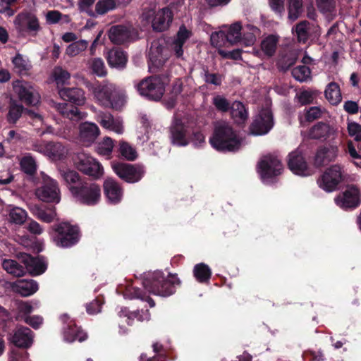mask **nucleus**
I'll return each mask as SVG.
<instances>
[{"instance_id":"nucleus-42","label":"nucleus","mask_w":361,"mask_h":361,"mask_svg":"<svg viewBox=\"0 0 361 361\" xmlns=\"http://www.w3.org/2000/svg\"><path fill=\"white\" fill-rule=\"evenodd\" d=\"M2 267L8 274L16 277H21L25 274L24 266L13 259H4L2 262Z\"/></svg>"},{"instance_id":"nucleus-15","label":"nucleus","mask_w":361,"mask_h":361,"mask_svg":"<svg viewBox=\"0 0 361 361\" xmlns=\"http://www.w3.org/2000/svg\"><path fill=\"white\" fill-rule=\"evenodd\" d=\"M63 324V338L68 342L78 341L82 342L86 340L87 336L76 324L74 320L71 319L67 314H63L60 317Z\"/></svg>"},{"instance_id":"nucleus-45","label":"nucleus","mask_w":361,"mask_h":361,"mask_svg":"<svg viewBox=\"0 0 361 361\" xmlns=\"http://www.w3.org/2000/svg\"><path fill=\"white\" fill-rule=\"evenodd\" d=\"M242 25L240 22L232 24L226 31V42L231 44H235L240 40Z\"/></svg>"},{"instance_id":"nucleus-37","label":"nucleus","mask_w":361,"mask_h":361,"mask_svg":"<svg viewBox=\"0 0 361 361\" xmlns=\"http://www.w3.org/2000/svg\"><path fill=\"white\" fill-rule=\"evenodd\" d=\"M20 168L26 175L33 177L36 175L37 171V165L35 158L31 154H26L20 160Z\"/></svg>"},{"instance_id":"nucleus-53","label":"nucleus","mask_w":361,"mask_h":361,"mask_svg":"<svg viewBox=\"0 0 361 361\" xmlns=\"http://www.w3.org/2000/svg\"><path fill=\"white\" fill-rule=\"evenodd\" d=\"M295 98L300 106H305L313 103L315 94L309 90H302L296 94Z\"/></svg>"},{"instance_id":"nucleus-49","label":"nucleus","mask_w":361,"mask_h":361,"mask_svg":"<svg viewBox=\"0 0 361 361\" xmlns=\"http://www.w3.org/2000/svg\"><path fill=\"white\" fill-rule=\"evenodd\" d=\"M212 104L216 109L221 113L230 111L231 104L225 97L216 95L212 99Z\"/></svg>"},{"instance_id":"nucleus-50","label":"nucleus","mask_w":361,"mask_h":361,"mask_svg":"<svg viewBox=\"0 0 361 361\" xmlns=\"http://www.w3.org/2000/svg\"><path fill=\"white\" fill-rule=\"evenodd\" d=\"M87 42L83 39L75 41L68 46L66 50V54L74 56L84 51L87 47Z\"/></svg>"},{"instance_id":"nucleus-7","label":"nucleus","mask_w":361,"mask_h":361,"mask_svg":"<svg viewBox=\"0 0 361 361\" xmlns=\"http://www.w3.org/2000/svg\"><path fill=\"white\" fill-rule=\"evenodd\" d=\"M114 172L122 180L128 183H135L142 180L146 171L140 164H132L114 161L111 164Z\"/></svg>"},{"instance_id":"nucleus-33","label":"nucleus","mask_w":361,"mask_h":361,"mask_svg":"<svg viewBox=\"0 0 361 361\" xmlns=\"http://www.w3.org/2000/svg\"><path fill=\"white\" fill-rule=\"evenodd\" d=\"M6 121L9 124H16L25 112V107L17 100L10 99L7 106Z\"/></svg>"},{"instance_id":"nucleus-47","label":"nucleus","mask_w":361,"mask_h":361,"mask_svg":"<svg viewBox=\"0 0 361 361\" xmlns=\"http://www.w3.org/2000/svg\"><path fill=\"white\" fill-rule=\"evenodd\" d=\"M116 8L115 0H99L95 4V11H94L97 16L98 15H105L109 11Z\"/></svg>"},{"instance_id":"nucleus-44","label":"nucleus","mask_w":361,"mask_h":361,"mask_svg":"<svg viewBox=\"0 0 361 361\" xmlns=\"http://www.w3.org/2000/svg\"><path fill=\"white\" fill-rule=\"evenodd\" d=\"M119 156L128 161H134L137 157L136 150L128 142L121 141L118 147Z\"/></svg>"},{"instance_id":"nucleus-24","label":"nucleus","mask_w":361,"mask_h":361,"mask_svg":"<svg viewBox=\"0 0 361 361\" xmlns=\"http://www.w3.org/2000/svg\"><path fill=\"white\" fill-rule=\"evenodd\" d=\"M288 166L295 174L299 176H306L307 174V161L302 151L298 148L289 153Z\"/></svg>"},{"instance_id":"nucleus-60","label":"nucleus","mask_w":361,"mask_h":361,"mask_svg":"<svg viewBox=\"0 0 361 361\" xmlns=\"http://www.w3.org/2000/svg\"><path fill=\"white\" fill-rule=\"evenodd\" d=\"M211 44L214 47H221L226 42V31L221 30L212 33L211 35Z\"/></svg>"},{"instance_id":"nucleus-38","label":"nucleus","mask_w":361,"mask_h":361,"mask_svg":"<svg viewBox=\"0 0 361 361\" xmlns=\"http://www.w3.org/2000/svg\"><path fill=\"white\" fill-rule=\"evenodd\" d=\"M193 276L199 283H208L212 276V270L207 264L199 263L193 268Z\"/></svg>"},{"instance_id":"nucleus-27","label":"nucleus","mask_w":361,"mask_h":361,"mask_svg":"<svg viewBox=\"0 0 361 361\" xmlns=\"http://www.w3.org/2000/svg\"><path fill=\"white\" fill-rule=\"evenodd\" d=\"M33 332L30 329L26 326H20L18 328L13 336V343L22 348H27L32 343Z\"/></svg>"},{"instance_id":"nucleus-6","label":"nucleus","mask_w":361,"mask_h":361,"mask_svg":"<svg viewBox=\"0 0 361 361\" xmlns=\"http://www.w3.org/2000/svg\"><path fill=\"white\" fill-rule=\"evenodd\" d=\"M53 240L58 247L68 248L78 243L81 233L78 226L61 222L53 226Z\"/></svg>"},{"instance_id":"nucleus-58","label":"nucleus","mask_w":361,"mask_h":361,"mask_svg":"<svg viewBox=\"0 0 361 361\" xmlns=\"http://www.w3.org/2000/svg\"><path fill=\"white\" fill-rule=\"evenodd\" d=\"M349 135L354 137L357 142H361V125L356 122H351L348 124Z\"/></svg>"},{"instance_id":"nucleus-16","label":"nucleus","mask_w":361,"mask_h":361,"mask_svg":"<svg viewBox=\"0 0 361 361\" xmlns=\"http://www.w3.org/2000/svg\"><path fill=\"white\" fill-rule=\"evenodd\" d=\"M15 23L19 32H27L34 37L36 36L41 30L37 17L30 13L18 14Z\"/></svg>"},{"instance_id":"nucleus-43","label":"nucleus","mask_w":361,"mask_h":361,"mask_svg":"<svg viewBox=\"0 0 361 361\" xmlns=\"http://www.w3.org/2000/svg\"><path fill=\"white\" fill-rule=\"evenodd\" d=\"M310 23L302 20L293 27V32L296 35L298 42L305 44L309 39Z\"/></svg>"},{"instance_id":"nucleus-63","label":"nucleus","mask_w":361,"mask_h":361,"mask_svg":"<svg viewBox=\"0 0 361 361\" xmlns=\"http://www.w3.org/2000/svg\"><path fill=\"white\" fill-rule=\"evenodd\" d=\"M102 302L99 298L94 299L91 302L87 304L86 311L90 314H94L101 311Z\"/></svg>"},{"instance_id":"nucleus-64","label":"nucleus","mask_w":361,"mask_h":361,"mask_svg":"<svg viewBox=\"0 0 361 361\" xmlns=\"http://www.w3.org/2000/svg\"><path fill=\"white\" fill-rule=\"evenodd\" d=\"M62 17V13L56 10L49 11L46 14V20L49 24L58 23Z\"/></svg>"},{"instance_id":"nucleus-23","label":"nucleus","mask_w":361,"mask_h":361,"mask_svg":"<svg viewBox=\"0 0 361 361\" xmlns=\"http://www.w3.org/2000/svg\"><path fill=\"white\" fill-rule=\"evenodd\" d=\"M173 19V13L171 8L164 7L154 13L152 21V26L157 32H164L168 30Z\"/></svg>"},{"instance_id":"nucleus-31","label":"nucleus","mask_w":361,"mask_h":361,"mask_svg":"<svg viewBox=\"0 0 361 361\" xmlns=\"http://www.w3.org/2000/svg\"><path fill=\"white\" fill-rule=\"evenodd\" d=\"M13 290L23 297H28L35 293L39 288L38 283L33 279H20L13 285Z\"/></svg>"},{"instance_id":"nucleus-17","label":"nucleus","mask_w":361,"mask_h":361,"mask_svg":"<svg viewBox=\"0 0 361 361\" xmlns=\"http://www.w3.org/2000/svg\"><path fill=\"white\" fill-rule=\"evenodd\" d=\"M188 135V126L181 118H175L170 127L171 143L177 146H186L189 144Z\"/></svg>"},{"instance_id":"nucleus-32","label":"nucleus","mask_w":361,"mask_h":361,"mask_svg":"<svg viewBox=\"0 0 361 361\" xmlns=\"http://www.w3.org/2000/svg\"><path fill=\"white\" fill-rule=\"evenodd\" d=\"M106 59L109 66L123 69L128 61V56L121 48H113L109 51Z\"/></svg>"},{"instance_id":"nucleus-14","label":"nucleus","mask_w":361,"mask_h":361,"mask_svg":"<svg viewBox=\"0 0 361 361\" xmlns=\"http://www.w3.org/2000/svg\"><path fill=\"white\" fill-rule=\"evenodd\" d=\"M343 180L342 169L339 165H333L318 179L319 186L326 192L334 191Z\"/></svg>"},{"instance_id":"nucleus-4","label":"nucleus","mask_w":361,"mask_h":361,"mask_svg":"<svg viewBox=\"0 0 361 361\" xmlns=\"http://www.w3.org/2000/svg\"><path fill=\"white\" fill-rule=\"evenodd\" d=\"M92 90L99 104L104 107L121 110L124 105V94L111 83L94 84Z\"/></svg>"},{"instance_id":"nucleus-52","label":"nucleus","mask_w":361,"mask_h":361,"mask_svg":"<svg viewBox=\"0 0 361 361\" xmlns=\"http://www.w3.org/2000/svg\"><path fill=\"white\" fill-rule=\"evenodd\" d=\"M114 146L113 140L109 137H106L102 142L99 143L97 147V152L101 155L109 157L112 152Z\"/></svg>"},{"instance_id":"nucleus-21","label":"nucleus","mask_w":361,"mask_h":361,"mask_svg":"<svg viewBox=\"0 0 361 361\" xmlns=\"http://www.w3.org/2000/svg\"><path fill=\"white\" fill-rule=\"evenodd\" d=\"M35 150L54 159H62L66 153L65 147L59 142H45L34 145Z\"/></svg>"},{"instance_id":"nucleus-30","label":"nucleus","mask_w":361,"mask_h":361,"mask_svg":"<svg viewBox=\"0 0 361 361\" xmlns=\"http://www.w3.org/2000/svg\"><path fill=\"white\" fill-rule=\"evenodd\" d=\"M109 37L114 44H123L130 39L131 32L125 25H116L109 29Z\"/></svg>"},{"instance_id":"nucleus-25","label":"nucleus","mask_w":361,"mask_h":361,"mask_svg":"<svg viewBox=\"0 0 361 361\" xmlns=\"http://www.w3.org/2000/svg\"><path fill=\"white\" fill-rule=\"evenodd\" d=\"M167 48L164 40H154L149 51L150 61L156 65L161 66L167 59Z\"/></svg>"},{"instance_id":"nucleus-56","label":"nucleus","mask_w":361,"mask_h":361,"mask_svg":"<svg viewBox=\"0 0 361 361\" xmlns=\"http://www.w3.org/2000/svg\"><path fill=\"white\" fill-rule=\"evenodd\" d=\"M305 117L307 122H312L322 116V111L319 106H311L305 110Z\"/></svg>"},{"instance_id":"nucleus-61","label":"nucleus","mask_w":361,"mask_h":361,"mask_svg":"<svg viewBox=\"0 0 361 361\" xmlns=\"http://www.w3.org/2000/svg\"><path fill=\"white\" fill-rule=\"evenodd\" d=\"M204 80L207 83L219 86L222 82V78L218 73H210L208 70L204 71Z\"/></svg>"},{"instance_id":"nucleus-13","label":"nucleus","mask_w":361,"mask_h":361,"mask_svg":"<svg viewBox=\"0 0 361 361\" xmlns=\"http://www.w3.org/2000/svg\"><path fill=\"white\" fill-rule=\"evenodd\" d=\"M274 126L273 114L268 109H262L255 116L250 126V133L254 135H262L268 133Z\"/></svg>"},{"instance_id":"nucleus-2","label":"nucleus","mask_w":361,"mask_h":361,"mask_svg":"<svg viewBox=\"0 0 361 361\" xmlns=\"http://www.w3.org/2000/svg\"><path fill=\"white\" fill-rule=\"evenodd\" d=\"M72 197L80 204L93 207L101 200V187L98 183L82 178L74 170H68L61 173Z\"/></svg>"},{"instance_id":"nucleus-51","label":"nucleus","mask_w":361,"mask_h":361,"mask_svg":"<svg viewBox=\"0 0 361 361\" xmlns=\"http://www.w3.org/2000/svg\"><path fill=\"white\" fill-rule=\"evenodd\" d=\"M8 216L12 223L21 225L27 218V212L20 207H15L11 209Z\"/></svg>"},{"instance_id":"nucleus-22","label":"nucleus","mask_w":361,"mask_h":361,"mask_svg":"<svg viewBox=\"0 0 361 361\" xmlns=\"http://www.w3.org/2000/svg\"><path fill=\"white\" fill-rule=\"evenodd\" d=\"M104 193L109 203L119 204L123 197V188L121 184L113 178H107L103 184Z\"/></svg>"},{"instance_id":"nucleus-48","label":"nucleus","mask_w":361,"mask_h":361,"mask_svg":"<svg viewBox=\"0 0 361 361\" xmlns=\"http://www.w3.org/2000/svg\"><path fill=\"white\" fill-rule=\"evenodd\" d=\"M291 74L296 80L303 82L311 78V70L308 66L300 65L294 68Z\"/></svg>"},{"instance_id":"nucleus-35","label":"nucleus","mask_w":361,"mask_h":361,"mask_svg":"<svg viewBox=\"0 0 361 361\" xmlns=\"http://www.w3.org/2000/svg\"><path fill=\"white\" fill-rule=\"evenodd\" d=\"M56 109L63 117L73 121H79L83 118L82 113L78 108L70 103H57Z\"/></svg>"},{"instance_id":"nucleus-19","label":"nucleus","mask_w":361,"mask_h":361,"mask_svg":"<svg viewBox=\"0 0 361 361\" xmlns=\"http://www.w3.org/2000/svg\"><path fill=\"white\" fill-rule=\"evenodd\" d=\"M19 100L27 106H35L39 102V96L28 82H17L13 86Z\"/></svg>"},{"instance_id":"nucleus-11","label":"nucleus","mask_w":361,"mask_h":361,"mask_svg":"<svg viewBox=\"0 0 361 361\" xmlns=\"http://www.w3.org/2000/svg\"><path fill=\"white\" fill-rule=\"evenodd\" d=\"M259 173L263 180H269L279 175L283 170L281 161L275 156L264 157L258 163Z\"/></svg>"},{"instance_id":"nucleus-40","label":"nucleus","mask_w":361,"mask_h":361,"mask_svg":"<svg viewBox=\"0 0 361 361\" xmlns=\"http://www.w3.org/2000/svg\"><path fill=\"white\" fill-rule=\"evenodd\" d=\"M279 43V37L274 35H269L266 37L261 42V49L268 57L273 56L276 51Z\"/></svg>"},{"instance_id":"nucleus-34","label":"nucleus","mask_w":361,"mask_h":361,"mask_svg":"<svg viewBox=\"0 0 361 361\" xmlns=\"http://www.w3.org/2000/svg\"><path fill=\"white\" fill-rule=\"evenodd\" d=\"M230 113L232 118L238 125L245 123L249 116L248 109L245 105L237 100L232 102Z\"/></svg>"},{"instance_id":"nucleus-3","label":"nucleus","mask_w":361,"mask_h":361,"mask_svg":"<svg viewBox=\"0 0 361 361\" xmlns=\"http://www.w3.org/2000/svg\"><path fill=\"white\" fill-rule=\"evenodd\" d=\"M212 147L220 152H235L241 147V141L231 126L222 122L215 125L209 137Z\"/></svg>"},{"instance_id":"nucleus-62","label":"nucleus","mask_w":361,"mask_h":361,"mask_svg":"<svg viewBox=\"0 0 361 361\" xmlns=\"http://www.w3.org/2000/svg\"><path fill=\"white\" fill-rule=\"evenodd\" d=\"M271 10L281 17L284 13V0H269Z\"/></svg>"},{"instance_id":"nucleus-46","label":"nucleus","mask_w":361,"mask_h":361,"mask_svg":"<svg viewBox=\"0 0 361 361\" xmlns=\"http://www.w3.org/2000/svg\"><path fill=\"white\" fill-rule=\"evenodd\" d=\"M302 0H288V18L290 21L296 20L302 13Z\"/></svg>"},{"instance_id":"nucleus-28","label":"nucleus","mask_w":361,"mask_h":361,"mask_svg":"<svg viewBox=\"0 0 361 361\" xmlns=\"http://www.w3.org/2000/svg\"><path fill=\"white\" fill-rule=\"evenodd\" d=\"M79 128L80 140L86 145L94 142L100 133L99 127L93 123H82Z\"/></svg>"},{"instance_id":"nucleus-59","label":"nucleus","mask_w":361,"mask_h":361,"mask_svg":"<svg viewBox=\"0 0 361 361\" xmlns=\"http://www.w3.org/2000/svg\"><path fill=\"white\" fill-rule=\"evenodd\" d=\"M242 53L243 50L241 49H235L232 51H225L223 49L219 50V54L222 58L233 60L242 59Z\"/></svg>"},{"instance_id":"nucleus-8","label":"nucleus","mask_w":361,"mask_h":361,"mask_svg":"<svg viewBox=\"0 0 361 361\" xmlns=\"http://www.w3.org/2000/svg\"><path fill=\"white\" fill-rule=\"evenodd\" d=\"M75 165L78 171L94 180L99 179L104 174L102 165L93 157L85 153H79Z\"/></svg>"},{"instance_id":"nucleus-10","label":"nucleus","mask_w":361,"mask_h":361,"mask_svg":"<svg viewBox=\"0 0 361 361\" xmlns=\"http://www.w3.org/2000/svg\"><path fill=\"white\" fill-rule=\"evenodd\" d=\"M18 259L24 264L25 273L27 272L32 276L42 275L47 269V262L42 255L33 257L30 254L20 252L18 255Z\"/></svg>"},{"instance_id":"nucleus-29","label":"nucleus","mask_w":361,"mask_h":361,"mask_svg":"<svg viewBox=\"0 0 361 361\" xmlns=\"http://www.w3.org/2000/svg\"><path fill=\"white\" fill-rule=\"evenodd\" d=\"M29 208L34 216L45 223L52 222L56 216V208L54 206L46 207L44 205L35 204L30 206Z\"/></svg>"},{"instance_id":"nucleus-41","label":"nucleus","mask_w":361,"mask_h":361,"mask_svg":"<svg viewBox=\"0 0 361 361\" xmlns=\"http://www.w3.org/2000/svg\"><path fill=\"white\" fill-rule=\"evenodd\" d=\"M324 94L326 99L333 105H337L341 102L340 87L335 82H331L327 85Z\"/></svg>"},{"instance_id":"nucleus-26","label":"nucleus","mask_w":361,"mask_h":361,"mask_svg":"<svg viewBox=\"0 0 361 361\" xmlns=\"http://www.w3.org/2000/svg\"><path fill=\"white\" fill-rule=\"evenodd\" d=\"M61 98L75 106H82L85 104L86 98L84 91L78 87H63L59 90Z\"/></svg>"},{"instance_id":"nucleus-5","label":"nucleus","mask_w":361,"mask_h":361,"mask_svg":"<svg viewBox=\"0 0 361 361\" xmlns=\"http://www.w3.org/2000/svg\"><path fill=\"white\" fill-rule=\"evenodd\" d=\"M169 82L168 75H156L147 77L140 80L136 85L140 95L149 100L159 101L164 92L165 86Z\"/></svg>"},{"instance_id":"nucleus-57","label":"nucleus","mask_w":361,"mask_h":361,"mask_svg":"<svg viewBox=\"0 0 361 361\" xmlns=\"http://www.w3.org/2000/svg\"><path fill=\"white\" fill-rule=\"evenodd\" d=\"M96 0H78V6L80 12L86 13L89 16L96 18L97 15L90 9V7L94 4Z\"/></svg>"},{"instance_id":"nucleus-18","label":"nucleus","mask_w":361,"mask_h":361,"mask_svg":"<svg viewBox=\"0 0 361 361\" xmlns=\"http://www.w3.org/2000/svg\"><path fill=\"white\" fill-rule=\"evenodd\" d=\"M307 135L310 139L324 142L334 139L336 130L327 122L319 121L309 129Z\"/></svg>"},{"instance_id":"nucleus-1","label":"nucleus","mask_w":361,"mask_h":361,"mask_svg":"<svg viewBox=\"0 0 361 361\" xmlns=\"http://www.w3.org/2000/svg\"><path fill=\"white\" fill-rule=\"evenodd\" d=\"M181 281L177 274H169L166 276L161 271H154L145 274L142 279V286L145 290L133 286H128L126 288L125 295L130 299H140L148 302L150 307L155 306L154 300L149 293L161 297H169L173 295L178 287H180Z\"/></svg>"},{"instance_id":"nucleus-39","label":"nucleus","mask_w":361,"mask_h":361,"mask_svg":"<svg viewBox=\"0 0 361 361\" xmlns=\"http://www.w3.org/2000/svg\"><path fill=\"white\" fill-rule=\"evenodd\" d=\"M297 60L298 56L295 51H286L279 59L276 63L277 68L279 71L286 72L295 65Z\"/></svg>"},{"instance_id":"nucleus-9","label":"nucleus","mask_w":361,"mask_h":361,"mask_svg":"<svg viewBox=\"0 0 361 361\" xmlns=\"http://www.w3.org/2000/svg\"><path fill=\"white\" fill-rule=\"evenodd\" d=\"M37 197L42 202L58 204L61 200V191L58 182L49 177L43 178L42 185L35 190Z\"/></svg>"},{"instance_id":"nucleus-36","label":"nucleus","mask_w":361,"mask_h":361,"mask_svg":"<svg viewBox=\"0 0 361 361\" xmlns=\"http://www.w3.org/2000/svg\"><path fill=\"white\" fill-rule=\"evenodd\" d=\"M14 71L20 75H27L32 68V64L27 57L17 53L12 59Z\"/></svg>"},{"instance_id":"nucleus-54","label":"nucleus","mask_w":361,"mask_h":361,"mask_svg":"<svg viewBox=\"0 0 361 361\" xmlns=\"http://www.w3.org/2000/svg\"><path fill=\"white\" fill-rule=\"evenodd\" d=\"M53 75L57 85H63L71 77L70 73L61 67H56L54 69Z\"/></svg>"},{"instance_id":"nucleus-12","label":"nucleus","mask_w":361,"mask_h":361,"mask_svg":"<svg viewBox=\"0 0 361 361\" xmlns=\"http://www.w3.org/2000/svg\"><path fill=\"white\" fill-rule=\"evenodd\" d=\"M338 206L343 209H354L361 203V191L355 185H349L345 191L335 198Z\"/></svg>"},{"instance_id":"nucleus-20","label":"nucleus","mask_w":361,"mask_h":361,"mask_svg":"<svg viewBox=\"0 0 361 361\" xmlns=\"http://www.w3.org/2000/svg\"><path fill=\"white\" fill-rule=\"evenodd\" d=\"M338 153V147L336 145L320 146L317 149L314 165L317 168L326 166L335 161Z\"/></svg>"},{"instance_id":"nucleus-55","label":"nucleus","mask_w":361,"mask_h":361,"mask_svg":"<svg viewBox=\"0 0 361 361\" xmlns=\"http://www.w3.org/2000/svg\"><path fill=\"white\" fill-rule=\"evenodd\" d=\"M91 69L94 74L100 77L104 76L106 74L104 63L100 58H95L92 60Z\"/></svg>"}]
</instances>
